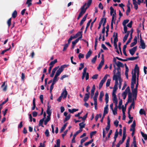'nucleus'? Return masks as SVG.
Masks as SVG:
<instances>
[{"label":"nucleus","mask_w":147,"mask_h":147,"mask_svg":"<svg viewBox=\"0 0 147 147\" xmlns=\"http://www.w3.org/2000/svg\"><path fill=\"white\" fill-rule=\"evenodd\" d=\"M87 69L86 67L84 68L83 69V71L82 73V80H83L85 76H86V80H87L89 79V73L88 72H86V71Z\"/></svg>","instance_id":"obj_1"},{"label":"nucleus","mask_w":147,"mask_h":147,"mask_svg":"<svg viewBox=\"0 0 147 147\" xmlns=\"http://www.w3.org/2000/svg\"><path fill=\"white\" fill-rule=\"evenodd\" d=\"M108 76H109V75L108 74H106L100 82L99 85V89H100L102 87L103 84L106 80Z\"/></svg>","instance_id":"obj_2"},{"label":"nucleus","mask_w":147,"mask_h":147,"mask_svg":"<svg viewBox=\"0 0 147 147\" xmlns=\"http://www.w3.org/2000/svg\"><path fill=\"white\" fill-rule=\"evenodd\" d=\"M140 44L139 46V48H142L143 49H144L146 47V45L144 40L142 39L141 34L140 35Z\"/></svg>","instance_id":"obj_3"},{"label":"nucleus","mask_w":147,"mask_h":147,"mask_svg":"<svg viewBox=\"0 0 147 147\" xmlns=\"http://www.w3.org/2000/svg\"><path fill=\"white\" fill-rule=\"evenodd\" d=\"M121 76H120V75L119 76H116L115 75H113V80H115V85H118V80H119L121 79Z\"/></svg>","instance_id":"obj_4"},{"label":"nucleus","mask_w":147,"mask_h":147,"mask_svg":"<svg viewBox=\"0 0 147 147\" xmlns=\"http://www.w3.org/2000/svg\"><path fill=\"white\" fill-rule=\"evenodd\" d=\"M47 108L46 111L48 115L47 117H50L51 114V111L50 110L51 106L49 105V102H48L47 103Z\"/></svg>","instance_id":"obj_5"},{"label":"nucleus","mask_w":147,"mask_h":147,"mask_svg":"<svg viewBox=\"0 0 147 147\" xmlns=\"http://www.w3.org/2000/svg\"><path fill=\"white\" fill-rule=\"evenodd\" d=\"M86 3L84 4L81 7V11L80 13L84 14L86 12V10L88 8L87 7L86 8H85V7L86 5Z\"/></svg>","instance_id":"obj_6"},{"label":"nucleus","mask_w":147,"mask_h":147,"mask_svg":"<svg viewBox=\"0 0 147 147\" xmlns=\"http://www.w3.org/2000/svg\"><path fill=\"white\" fill-rule=\"evenodd\" d=\"M46 114L45 112H44L43 114L44 117L42 119H40L38 125L39 126H41L42 127H44V126L43 125V123L44 121V120L46 117Z\"/></svg>","instance_id":"obj_7"},{"label":"nucleus","mask_w":147,"mask_h":147,"mask_svg":"<svg viewBox=\"0 0 147 147\" xmlns=\"http://www.w3.org/2000/svg\"><path fill=\"white\" fill-rule=\"evenodd\" d=\"M137 49V46H135L133 48L129 50L130 53L132 55H133L135 53V52L136 51Z\"/></svg>","instance_id":"obj_8"},{"label":"nucleus","mask_w":147,"mask_h":147,"mask_svg":"<svg viewBox=\"0 0 147 147\" xmlns=\"http://www.w3.org/2000/svg\"><path fill=\"white\" fill-rule=\"evenodd\" d=\"M90 92L88 93H86L85 94V96L84 97V102H86L88 100L90 97Z\"/></svg>","instance_id":"obj_9"},{"label":"nucleus","mask_w":147,"mask_h":147,"mask_svg":"<svg viewBox=\"0 0 147 147\" xmlns=\"http://www.w3.org/2000/svg\"><path fill=\"white\" fill-rule=\"evenodd\" d=\"M61 94H63L62 97L63 98H66L67 95V92L65 89L63 91Z\"/></svg>","instance_id":"obj_10"},{"label":"nucleus","mask_w":147,"mask_h":147,"mask_svg":"<svg viewBox=\"0 0 147 147\" xmlns=\"http://www.w3.org/2000/svg\"><path fill=\"white\" fill-rule=\"evenodd\" d=\"M58 68V67H56L53 69L52 71V73L50 75V76L51 77H53L55 71Z\"/></svg>","instance_id":"obj_11"},{"label":"nucleus","mask_w":147,"mask_h":147,"mask_svg":"<svg viewBox=\"0 0 147 147\" xmlns=\"http://www.w3.org/2000/svg\"><path fill=\"white\" fill-rule=\"evenodd\" d=\"M112 18L111 21H114V24L115 23V20L116 19V10H115L114 11V13L113 14H112Z\"/></svg>","instance_id":"obj_12"},{"label":"nucleus","mask_w":147,"mask_h":147,"mask_svg":"<svg viewBox=\"0 0 147 147\" xmlns=\"http://www.w3.org/2000/svg\"><path fill=\"white\" fill-rule=\"evenodd\" d=\"M1 88H3V91H6L7 90V85H5V82H4L1 86Z\"/></svg>","instance_id":"obj_13"},{"label":"nucleus","mask_w":147,"mask_h":147,"mask_svg":"<svg viewBox=\"0 0 147 147\" xmlns=\"http://www.w3.org/2000/svg\"><path fill=\"white\" fill-rule=\"evenodd\" d=\"M132 107H133V108L134 109L135 107V102L134 101H133L132 103L129 106L128 109V111H130L131 110V109Z\"/></svg>","instance_id":"obj_14"},{"label":"nucleus","mask_w":147,"mask_h":147,"mask_svg":"<svg viewBox=\"0 0 147 147\" xmlns=\"http://www.w3.org/2000/svg\"><path fill=\"white\" fill-rule=\"evenodd\" d=\"M85 121H82V123L79 124L80 126V129H82L84 128L86 124L84 123Z\"/></svg>","instance_id":"obj_15"},{"label":"nucleus","mask_w":147,"mask_h":147,"mask_svg":"<svg viewBox=\"0 0 147 147\" xmlns=\"http://www.w3.org/2000/svg\"><path fill=\"white\" fill-rule=\"evenodd\" d=\"M82 38V36H80L79 38L76 39L74 41L72 42V44L75 45L78 42L79 40Z\"/></svg>","instance_id":"obj_16"},{"label":"nucleus","mask_w":147,"mask_h":147,"mask_svg":"<svg viewBox=\"0 0 147 147\" xmlns=\"http://www.w3.org/2000/svg\"><path fill=\"white\" fill-rule=\"evenodd\" d=\"M82 31L78 32L75 35L73 36V37H74V38H76L79 36H82Z\"/></svg>","instance_id":"obj_17"},{"label":"nucleus","mask_w":147,"mask_h":147,"mask_svg":"<svg viewBox=\"0 0 147 147\" xmlns=\"http://www.w3.org/2000/svg\"><path fill=\"white\" fill-rule=\"evenodd\" d=\"M113 37H114V41H118V33L116 32H114L113 33Z\"/></svg>","instance_id":"obj_18"},{"label":"nucleus","mask_w":147,"mask_h":147,"mask_svg":"<svg viewBox=\"0 0 147 147\" xmlns=\"http://www.w3.org/2000/svg\"><path fill=\"white\" fill-rule=\"evenodd\" d=\"M57 62V59H55L53 61H51L49 64V65L50 66H52L53 67L54 64Z\"/></svg>","instance_id":"obj_19"},{"label":"nucleus","mask_w":147,"mask_h":147,"mask_svg":"<svg viewBox=\"0 0 147 147\" xmlns=\"http://www.w3.org/2000/svg\"><path fill=\"white\" fill-rule=\"evenodd\" d=\"M117 72L116 73V74H114V75H115L116 76H119V75H120V76H121L120 67H117Z\"/></svg>","instance_id":"obj_20"},{"label":"nucleus","mask_w":147,"mask_h":147,"mask_svg":"<svg viewBox=\"0 0 147 147\" xmlns=\"http://www.w3.org/2000/svg\"><path fill=\"white\" fill-rule=\"evenodd\" d=\"M63 71L59 68L58 69L55 75L56 76H58L60 75L61 73Z\"/></svg>","instance_id":"obj_21"},{"label":"nucleus","mask_w":147,"mask_h":147,"mask_svg":"<svg viewBox=\"0 0 147 147\" xmlns=\"http://www.w3.org/2000/svg\"><path fill=\"white\" fill-rule=\"evenodd\" d=\"M132 94H130L129 93L128 94V98L127 100V101L129 102H132Z\"/></svg>","instance_id":"obj_22"},{"label":"nucleus","mask_w":147,"mask_h":147,"mask_svg":"<svg viewBox=\"0 0 147 147\" xmlns=\"http://www.w3.org/2000/svg\"><path fill=\"white\" fill-rule=\"evenodd\" d=\"M113 102L115 104V106H117V105L118 104V100L117 97H113Z\"/></svg>","instance_id":"obj_23"},{"label":"nucleus","mask_w":147,"mask_h":147,"mask_svg":"<svg viewBox=\"0 0 147 147\" xmlns=\"http://www.w3.org/2000/svg\"><path fill=\"white\" fill-rule=\"evenodd\" d=\"M104 62L103 61H101V62H100V63L99 64V65L97 67V69L98 70H99L101 68H102V65L104 64Z\"/></svg>","instance_id":"obj_24"},{"label":"nucleus","mask_w":147,"mask_h":147,"mask_svg":"<svg viewBox=\"0 0 147 147\" xmlns=\"http://www.w3.org/2000/svg\"><path fill=\"white\" fill-rule=\"evenodd\" d=\"M116 65L117 67H124L123 64L119 61H117V63H116Z\"/></svg>","instance_id":"obj_25"},{"label":"nucleus","mask_w":147,"mask_h":147,"mask_svg":"<svg viewBox=\"0 0 147 147\" xmlns=\"http://www.w3.org/2000/svg\"><path fill=\"white\" fill-rule=\"evenodd\" d=\"M92 53V51L91 50H89V51L87 53L86 55V59H88L90 57L91 54Z\"/></svg>","instance_id":"obj_26"},{"label":"nucleus","mask_w":147,"mask_h":147,"mask_svg":"<svg viewBox=\"0 0 147 147\" xmlns=\"http://www.w3.org/2000/svg\"><path fill=\"white\" fill-rule=\"evenodd\" d=\"M105 100L106 104H107L109 100V94L107 93H106L105 94Z\"/></svg>","instance_id":"obj_27"},{"label":"nucleus","mask_w":147,"mask_h":147,"mask_svg":"<svg viewBox=\"0 0 147 147\" xmlns=\"http://www.w3.org/2000/svg\"><path fill=\"white\" fill-rule=\"evenodd\" d=\"M117 106H115L114 108V109H113V110H112L113 114L114 115H116L117 113Z\"/></svg>","instance_id":"obj_28"},{"label":"nucleus","mask_w":147,"mask_h":147,"mask_svg":"<svg viewBox=\"0 0 147 147\" xmlns=\"http://www.w3.org/2000/svg\"><path fill=\"white\" fill-rule=\"evenodd\" d=\"M123 92L126 93L127 94L128 92V94H129V93H130V94L131 93V92L129 86H128L126 88V89L125 91Z\"/></svg>","instance_id":"obj_29"},{"label":"nucleus","mask_w":147,"mask_h":147,"mask_svg":"<svg viewBox=\"0 0 147 147\" xmlns=\"http://www.w3.org/2000/svg\"><path fill=\"white\" fill-rule=\"evenodd\" d=\"M109 105L108 104H107L106 105V106L104 108V112L105 113H108V111H109V108H108Z\"/></svg>","instance_id":"obj_30"},{"label":"nucleus","mask_w":147,"mask_h":147,"mask_svg":"<svg viewBox=\"0 0 147 147\" xmlns=\"http://www.w3.org/2000/svg\"><path fill=\"white\" fill-rule=\"evenodd\" d=\"M131 73L132 74L131 79L136 80V71H135L134 73H133V71H132Z\"/></svg>","instance_id":"obj_31"},{"label":"nucleus","mask_w":147,"mask_h":147,"mask_svg":"<svg viewBox=\"0 0 147 147\" xmlns=\"http://www.w3.org/2000/svg\"><path fill=\"white\" fill-rule=\"evenodd\" d=\"M141 134L142 135V136L144 138V139L145 140H147V135L146 134H144L142 131L141 132Z\"/></svg>","instance_id":"obj_32"},{"label":"nucleus","mask_w":147,"mask_h":147,"mask_svg":"<svg viewBox=\"0 0 147 147\" xmlns=\"http://www.w3.org/2000/svg\"><path fill=\"white\" fill-rule=\"evenodd\" d=\"M139 113L140 115H146V113L145 111L144 110V109H141L139 111Z\"/></svg>","instance_id":"obj_33"},{"label":"nucleus","mask_w":147,"mask_h":147,"mask_svg":"<svg viewBox=\"0 0 147 147\" xmlns=\"http://www.w3.org/2000/svg\"><path fill=\"white\" fill-rule=\"evenodd\" d=\"M60 141L59 139L57 140V145H55L54 147H60Z\"/></svg>","instance_id":"obj_34"},{"label":"nucleus","mask_w":147,"mask_h":147,"mask_svg":"<svg viewBox=\"0 0 147 147\" xmlns=\"http://www.w3.org/2000/svg\"><path fill=\"white\" fill-rule=\"evenodd\" d=\"M138 56H137L136 57H132L128 58V59L129 60L133 61L138 59Z\"/></svg>","instance_id":"obj_35"},{"label":"nucleus","mask_w":147,"mask_h":147,"mask_svg":"<svg viewBox=\"0 0 147 147\" xmlns=\"http://www.w3.org/2000/svg\"><path fill=\"white\" fill-rule=\"evenodd\" d=\"M17 15V13L16 10H15L14 11L12 15V16L13 18H16Z\"/></svg>","instance_id":"obj_36"},{"label":"nucleus","mask_w":147,"mask_h":147,"mask_svg":"<svg viewBox=\"0 0 147 147\" xmlns=\"http://www.w3.org/2000/svg\"><path fill=\"white\" fill-rule=\"evenodd\" d=\"M71 116L70 114H69L67 116H66V117L63 120V122L65 123L67 120L69 119L70 118Z\"/></svg>","instance_id":"obj_37"},{"label":"nucleus","mask_w":147,"mask_h":147,"mask_svg":"<svg viewBox=\"0 0 147 147\" xmlns=\"http://www.w3.org/2000/svg\"><path fill=\"white\" fill-rule=\"evenodd\" d=\"M32 0H27L26 4L28 5V7H29L32 5Z\"/></svg>","instance_id":"obj_38"},{"label":"nucleus","mask_w":147,"mask_h":147,"mask_svg":"<svg viewBox=\"0 0 147 147\" xmlns=\"http://www.w3.org/2000/svg\"><path fill=\"white\" fill-rule=\"evenodd\" d=\"M57 77L58 76L55 75L53 79V82L52 83L55 84L58 81V78Z\"/></svg>","instance_id":"obj_39"},{"label":"nucleus","mask_w":147,"mask_h":147,"mask_svg":"<svg viewBox=\"0 0 147 147\" xmlns=\"http://www.w3.org/2000/svg\"><path fill=\"white\" fill-rule=\"evenodd\" d=\"M92 2V0H88L86 3V7L88 8L91 5Z\"/></svg>","instance_id":"obj_40"},{"label":"nucleus","mask_w":147,"mask_h":147,"mask_svg":"<svg viewBox=\"0 0 147 147\" xmlns=\"http://www.w3.org/2000/svg\"><path fill=\"white\" fill-rule=\"evenodd\" d=\"M78 110V109H72L71 110L70 109H68V111H69L71 113H73L74 112H76V111H77Z\"/></svg>","instance_id":"obj_41"},{"label":"nucleus","mask_w":147,"mask_h":147,"mask_svg":"<svg viewBox=\"0 0 147 147\" xmlns=\"http://www.w3.org/2000/svg\"><path fill=\"white\" fill-rule=\"evenodd\" d=\"M67 123H65L63 126L61 127V132H62L65 129L67 125Z\"/></svg>","instance_id":"obj_42"},{"label":"nucleus","mask_w":147,"mask_h":147,"mask_svg":"<svg viewBox=\"0 0 147 147\" xmlns=\"http://www.w3.org/2000/svg\"><path fill=\"white\" fill-rule=\"evenodd\" d=\"M50 117H47V119L44 121V123L45 125H46L47 124V123L50 120Z\"/></svg>","instance_id":"obj_43"},{"label":"nucleus","mask_w":147,"mask_h":147,"mask_svg":"<svg viewBox=\"0 0 147 147\" xmlns=\"http://www.w3.org/2000/svg\"><path fill=\"white\" fill-rule=\"evenodd\" d=\"M102 20V22L103 21V23L102 24V26L104 27H105V24L106 22V21H107L106 18H102L101 19V20Z\"/></svg>","instance_id":"obj_44"},{"label":"nucleus","mask_w":147,"mask_h":147,"mask_svg":"<svg viewBox=\"0 0 147 147\" xmlns=\"http://www.w3.org/2000/svg\"><path fill=\"white\" fill-rule=\"evenodd\" d=\"M131 91L132 92V93H131L132 95H135V96H137L138 91L135 90L134 89L131 90Z\"/></svg>","instance_id":"obj_45"},{"label":"nucleus","mask_w":147,"mask_h":147,"mask_svg":"<svg viewBox=\"0 0 147 147\" xmlns=\"http://www.w3.org/2000/svg\"><path fill=\"white\" fill-rule=\"evenodd\" d=\"M82 129H80L76 132V133L73 136L76 137L77 135L82 132Z\"/></svg>","instance_id":"obj_46"},{"label":"nucleus","mask_w":147,"mask_h":147,"mask_svg":"<svg viewBox=\"0 0 147 147\" xmlns=\"http://www.w3.org/2000/svg\"><path fill=\"white\" fill-rule=\"evenodd\" d=\"M118 133L117 131V130L116 131V132L115 133V135L114 136V139L116 141V138L118 136Z\"/></svg>","instance_id":"obj_47"},{"label":"nucleus","mask_w":147,"mask_h":147,"mask_svg":"<svg viewBox=\"0 0 147 147\" xmlns=\"http://www.w3.org/2000/svg\"><path fill=\"white\" fill-rule=\"evenodd\" d=\"M97 55H95L94 57L92 59L91 62L92 63H95L97 59Z\"/></svg>","instance_id":"obj_48"},{"label":"nucleus","mask_w":147,"mask_h":147,"mask_svg":"<svg viewBox=\"0 0 147 147\" xmlns=\"http://www.w3.org/2000/svg\"><path fill=\"white\" fill-rule=\"evenodd\" d=\"M93 139H92L90 140V141L87 142H86L84 144V145L85 146H88L89 144H91L93 142Z\"/></svg>","instance_id":"obj_49"},{"label":"nucleus","mask_w":147,"mask_h":147,"mask_svg":"<svg viewBox=\"0 0 147 147\" xmlns=\"http://www.w3.org/2000/svg\"><path fill=\"white\" fill-rule=\"evenodd\" d=\"M98 43V38L97 37H96L95 38V45H94V49L95 50L96 49V47Z\"/></svg>","instance_id":"obj_50"},{"label":"nucleus","mask_w":147,"mask_h":147,"mask_svg":"<svg viewBox=\"0 0 147 147\" xmlns=\"http://www.w3.org/2000/svg\"><path fill=\"white\" fill-rule=\"evenodd\" d=\"M69 66V65H61L60 68L63 71V70L64 68L67 67Z\"/></svg>","instance_id":"obj_51"},{"label":"nucleus","mask_w":147,"mask_h":147,"mask_svg":"<svg viewBox=\"0 0 147 147\" xmlns=\"http://www.w3.org/2000/svg\"><path fill=\"white\" fill-rule=\"evenodd\" d=\"M111 79H109L107 80V82L106 83V86L107 87H108L109 86L111 82Z\"/></svg>","instance_id":"obj_52"},{"label":"nucleus","mask_w":147,"mask_h":147,"mask_svg":"<svg viewBox=\"0 0 147 147\" xmlns=\"http://www.w3.org/2000/svg\"><path fill=\"white\" fill-rule=\"evenodd\" d=\"M55 84L52 83L50 89V93H51L52 90L53 89V88L54 85Z\"/></svg>","instance_id":"obj_53"},{"label":"nucleus","mask_w":147,"mask_h":147,"mask_svg":"<svg viewBox=\"0 0 147 147\" xmlns=\"http://www.w3.org/2000/svg\"><path fill=\"white\" fill-rule=\"evenodd\" d=\"M98 95V91L97 90L96 91L95 93L94 96L93 98V99H97V98Z\"/></svg>","instance_id":"obj_54"},{"label":"nucleus","mask_w":147,"mask_h":147,"mask_svg":"<svg viewBox=\"0 0 147 147\" xmlns=\"http://www.w3.org/2000/svg\"><path fill=\"white\" fill-rule=\"evenodd\" d=\"M110 9L111 10L110 11V15L111 16L112 15V14L113 13H114V10L113 8V7L112 6H111L110 7Z\"/></svg>","instance_id":"obj_55"},{"label":"nucleus","mask_w":147,"mask_h":147,"mask_svg":"<svg viewBox=\"0 0 147 147\" xmlns=\"http://www.w3.org/2000/svg\"><path fill=\"white\" fill-rule=\"evenodd\" d=\"M110 9L111 10L110 11V15L111 16L112 15V14L113 13H114V10L113 8V7L112 6H111L110 7Z\"/></svg>","instance_id":"obj_56"},{"label":"nucleus","mask_w":147,"mask_h":147,"mask_svg":"<svg viewBox=\"0 0 147 147\" xmlns=\"http://www.w3.org/2000/svg\"><path fill=\"white\" fill-rule=\"evenodd\" d=\"M129 21L128 19L125 20L123 22L122 24L123 26L126 25V24Z\"/></svg>","instance_id":"obj_57"},{"label":"nucleus","mask_w":147,"mask_h":147,"mask_svg":"<svg viewBox=\"0 0 147 147\" xmlns=\"http://www.w3.org/2000/svg\"><path fill=\"white\" fill-rule=\"evenodd\" d=\"M127 10L126 12V14L127 16H128L129 15V13L131 9L130 7H127Z\"/></svg>","instance_id":"obj_58"},{"label":"nucleus","mask_w":147,"mask_h":147,"mask_svg":"<svg viewBox=\"0 0 147 147\" xmlns=\"http://www.w3.org/2000/svg\"><path fill=\"white\" fill-rule=\"evenodd\" d=\"M95 89V87L94 85L92 86V89L91 91V93L94 94V91Z\"/></svg>","instance_id":"obj_59"},{"label":"nucleus","mask_w":147,"mask_h":147,"mask_svg":"<svg viewBox=\"0 0 147 147\" xmlns=\"http://www.w3.org/2000/svg\"><path fill=\"white\" fill-rule=\"evenodd\" d=\"M84 63H80V66H81L80 67H79V70H81L84 67Z\"/></svg>","instance_id":"obj_60"},{"label":"nucleus","mask_w":147,"mask_h":147,"mask_svg":"<svg viewBox=\"0 0 147 147\" xmlns=\"http://www.w3.org/2000/svg\"><path fill=\"white\" fill-rule=\"evenodd\" d=\"M136 125L132 124L131 126V128H133V129H132V128H130V131H131L132 130H135V127H136Z\"/></svg>","instance_id":"obj_61"},{"label":"nucleus","mask_w":147,"mask_h":147,"mask_svg":"<svg viewBox=\"0 0 147 147\" xmlns=\"http://www.w3.org/2000/svg\"><path fill=\"white\" fill-rule=\"evenodd\" d=\"M116 90H117L113 89L112 92V96L113 97H117L116 95L115 94Z\"/></svg>","instance_id":"obj_62"},{"label":"nucleus","mask_w":147,"mask_h":147,"mask_svg":"<svg viewBox=\"0 0 147 147\" xmlns=\"http://www.w3.org/2000/svg\"><path fill=\"white\" fill-rule=\"evenodd\" d=\"M7 24L8 27H9L11 24V18H9L7 21Z\"/></svg>","instance_id":"obj_63"},{"label":"nucleus","mask_w":147,"mask_h":147,"mask_svg":"<svg viewBox=\"0 0 147 147\" xmlns=\"http://www.w3.org/2000/svg\"><path fill=\"white\" fill-rule=\"evenodd\" d=\"M84 54L81 53H79L78 57L79 59H80L81 58H84Z\"/></svg>","instance_id":"obj_64"}]
</instances>
